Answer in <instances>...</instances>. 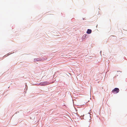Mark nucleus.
<instances>
[{"mask_svg":"<svg viewBox=\"0 0 127 127\" xmlns=\"http://www.w3.org/2000/svg\"><path fill=\"white\" fill-rule=\"evenodd\" d=\"M92 30L90 29H88V30L87 33L89 34H90L91 33Z\"/></svg>","mask_w":127,"mask_h":127,"instance_id":"3","label":"nucleus"},{"mask_svg":"<svg viewBox=\"0 0 127 127\" xmlns=\"http://www.w3.org/2000/svg\"><path fill=\"white\" fill-rule=\"evenodd\" d=\"M119 91V89L118 88H115L112 91V92L113 93L115 94H116L118 93Z\"/></svg>","mask_w":127,"mask_h":127,"instance_id":"1","label":"nucleus"},{"mask_svg":"<svg viewBox=\"0 0 127 127\" xmlns=\"http://www.w3.org/2000/svg\"><path fill=\"white\" fill-rule=\"evenodd\" d=\"M81 116V117H82L83 116Z\"/></svg>","mask_w":127,"mask_h":127,"instance_id":"10","label":"nucleus"},{"mask_svg":"<svg viewBox=\"0 0 127 127\" xmlns=\"http://www.w3.org/2000/svg\"><path fill=\"white\" fill-rule=\"evenodd\" d=\"M41 61V59H38V60L36 59H34V62H36V61Z\"/></svg>","mask_w":127,"mask_h":127,"instance_id":"4","label":"nucleus"},{"mask_svg":"<svg viewBox=\"0 0 127 127\" xmlns=\"http://www.w3.org/2000/svg\"><path fill=\"white\" fill-rule=\"evenodd\" d=\"M90 120H91V119H90Z\"/></svg>","mask_w":127,"mask_h":127,"instance_id":"9","label":"nucleus"},{"mask_svg":"<svg viewBox=\"0 0 127 127\" xmlns=\"http://www.w3.org/2000/svg\"><path fill=\"white\" fill-rule=\"evenodd\" d=\"M47 84H48V83L46 82H43L42 83H40V85L42 86H45V85H46Z\"/></svg>","mask_w":127,"mask_h":127,"instance_id":"2","label":"nucleus"},{"mask_svg":"<svg viewBox=\"0 0 127 127\" xmlns=\"http://www.w3.org/2000/svg\"><path fill=\"white\" fill-rule=\"evenodd\" d=\"M91 90V89H90V90Z\"/></svg>","mask_w":127,"mask_h":127,"instance_id":"8","label":"nucleus"},{"mask_svg":"<svg viewBox=\"0 0 127 127\" xmlns=\"http://www.w3.org/2000/svg\"><path fill=\"white\" fill-rule=\"evenodd\" d=\"M92 115L91 114H90V117L91 118V117L92 116Z\"/></svg>","mask_w":127,"mask_h":127,"instance_id":"5","label":"nucleus"},{"mask_svg":"<svg viewBox=\"0 0 127 127\" xmlns=\"http://www.w3.org/2000/svg\"><path fill=\"white\" fill-rule=\"evenodd\" d=\"M17 113V112H16L14 114H16Z\"/></svg>","mask_w":127,"mask_h":127,"instance_id":"7","label":"nucleus"},{"mask_svg":"<svg viewBox=\"0 0 127 127\" xmlns=\"http://www.w3.org/2000/svg\"><path fill=\"white\" fill-rule=\"evenodd\" d=\"M25 88L26 89V90H27V89L28 88Z\"/></svg>","mask_w":127,"mask_h":127,"instance_id":"6","label":"nucleus"}]
</instances>
